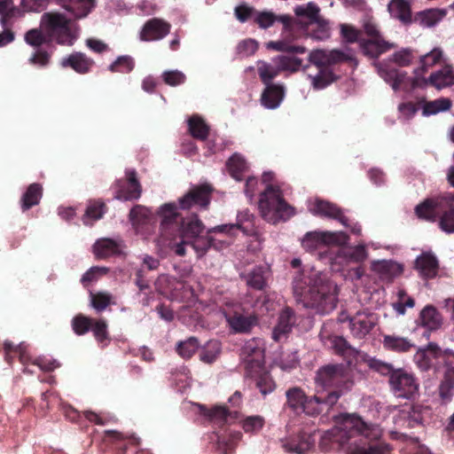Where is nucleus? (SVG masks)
I'll list each match as a JSON object with an SVG mask.
<instances>
[{"instance_id": "1", "label": "nucleus", "mask_w": 454, "mask_h": 454, "mask_svg": "<svg viewBox=\"0 0 454 454\" xmlns=\"http://www.w3.org/2000/svg\"><path fill=\"white\" fill-rule=\"evenodd\" d=\"M380 430L369 427L360 417L346 415L340 425L325 432L319 442L324 452L346 447L348 454H390L389 444L380 440Z\"/></svg>"}, {"instance_id": "2", "label": "nucleus", "mask_w": 454, "mask_h": 454, "mask_svg": "<svg viewBox=\"0 0 454 454\" xmlns=\"http://www.w3.org/2000/svg\"><path fill=\"white\" fill-rule=\"evenodd\" d=\"M293 289L305 307L316 309L319 313H329L337 306V286L317 274L306 276L299 271L294 278Z\"/></svg>"}, {"instance_id": "3", "label": "nucleus", "mask_w": 454, "mask_h": 454, "mask_svg": "<svg viewBox=\"0 0 454 454\" xmlns=\"http://www.w3.org/2000/svg\"><path fill=\"white\" fill-rule=\"evenodd\" d=\"M309 62L317 67L316 74L308 73L311 85L315 90H323L340 77L336 67L343 63L356 66V59L340 50L316 49L309 52Z\"/></svg>"}, {"instance_id": "4", "label": "nucleus", "mask_w": 454, "mask_h": 454, "mask_svg": "<svg viewBox=\"0 0 454 454\" xmlns=\"http://www.w3.org/2000/svg\"><path fill=\"white\" fill-rule=\"evenodd\" d=\"M157 215L160 217L161 235L167 239H170L178 232L182 239L192 240L205 228L196 214L186 218L183 217L177 211V205L174 202L160 206Z\"/></svg>"}, {"instance_id": "5", "label": "nucleus", "mask_w": 454, "mask_h": 454, "mask_svg": "<svg viewBox=\"0 0 454 454\" xmlns=\"http://www.w3.org/2000/svg\"><path fill=\"white\" fill-rule=\"evenodd\" d=\"M368 366L388 377L390 389L396 397L411 400L419 394V382L413 372L404 368H395L392 364L376 358L369 360Z\"/></svg>"}, {"instance_id": "6", "label": "nucleus", "mask_w": 454, "mask_h": 454, "mask_svg": "<svg viewBox=\"0 0 454 454\" xmlns=\"http://www.w3.org/2000/svg\"><path fill=\"white\" fill-rule=\"evenodd\" d=\"M315 383L325 394H335L340 397L351 390L354 386L349 370L342 364H329L318 368Z\"/></svg>"}, {"instance_id": "7", "label": "nucleus", "mask_w": 454, "mask_h": 454, "mask_svg": "<svg viewBox=\"0 0 454 454\" xmlns=\"http://www.w3.org/2000/svg\"><path fill=\"white\" fill-rule=\"evenodd\" d=\"M258 207L262 216L269 222L286 220L294 215V209L283 198L281 190L272 184H268L261 193Z\"/></svg>"}, {"instance_id": "8", "label": "nucleus", "mask_w": 454, "mask_h": 454, "mask_svg": "<svg viewBox=\"0 0 454 454\" xmlns=\"http://www.w3.org/2000/svg\"><path fill=\"white\" fill-rule=\"evenodd\" d=\"M341 38L345 43H358L364 56L376 59L392 48V44L385 41L379 30H340Z\"/></svg>"}, {"instance_id": "9", "label": "nucleus", "mask_w": 454, "mask_h": 454, "mask_svg": "<svg viewBox=\"0 0 454 454\" xmlns=\"http://www.w3.org/2000/svg\"><path fill=\"white\" fill-rule=\"evenodd\" d=\"M264 342L260 338L247 340L240 349V360L247 376L254 377L262 372L265 364Z\"/></svg>"}, {"instance_id": "10", "label": "nucleus", "mask_w": 454, "mask_h": 454, "mask_svg": "<svg viewBox=\"0 0 454 454\" xmlns=\"http://www.w3.org/2000/svg\"><path fill=\"white\" fill-rule=\"evenodd\" d=\"M213 192L214 187L210 184L193 185L184 196L178 199L177 209L196 208L207 210L211 203Z\"/></svg>"}, {"instance_id": "11", "label": "nucleus", "mask_w": 454, "mask_h": 454, "mask_svg": "<svg viewBox=\"0 0 454 454\" xmlns=\"http://www.w3.org/2000/svg\"><path fill=\"white\" fill-rule=\"evenodd\" d=\"M348 236L344 232H308L302 239L301 245L308 251L319 249L326 245H345Z\"/></svg>"}, {"instance_id": "12", "label": "nucleus", "mask_w": 454, "mask_h": 454, "mask_svg": "<svg viewBox=\"0 0 454 454\" xmlns=\"http://www.w3.org/2000/svg\"><path fill=\"white\" fill-rule=\"evenodd\" d=\"M254 216L248 210L239 212L237 216V223L231 224H221L209 229V233L225 234L229 238L234 237L238 231H241L247 236L255 234Z\"/></svg>"}, {"instance_id": "13", "label": "nucleus", "mask_w": 454, "mask_h": 454, "mask_svg": "<svg viewBox=\"0 0 454 454\" xmlns=\"http://www.w3.org/2000/svg\"><path fill=\"white\" fill-rule=\"evenodd\" d=\"M442 348L434 342H429L425 348H419L413 360L419 370L427 372L432 368L438 370L442 356Z\"/></svg>"}, {"instance_id": "14", "label": "nucleus", "mask_w": 454, "mask_h": 454, "mask_svg": "<svg viewBox=\"0 0 454 454\" xmlns=\"http://www.w3.org/2000/svg\"><path fill=\"white\" fill-rule=\"evenodd\" d=\"M295 16L306 26H317V28H325L330 21L320 13L319 6L314 2L296 5L294 8Z\"/></svg>"}, {"instance_id": "15", "label": "nucleus", "mask_w": 454, "mask_h": 454, "mask_svg": "<svg viewBox=\"0 0 454 454\" xmlns=\"http://www.w3.org/2000/svg\"><path fill=\"white\" fill-rule=\"evenodd\" d=\"M127 181L118 180L115 183L114 198L120 200H135L141 197L142 186L137 177L135 169L126 171Z\"/></svg>"}, {"instance_id": "16", "label": "nucleus", "mask_w": 454, "mask_h": 454, "mask_svg": "<svg viewBox=\"0 0 454 454\" xmlns=\"http://www.w3.org/2000/svg\"><path fill=\"white\" fill-rule=\"evenodd\" d=\"M430 84L436 89L450 87L454 84V71L452 67L445 66L441 70L431 74L429 78L414 77L411 80V86L412 89L423 87Z\"/></svg>"}, {"instance_id": "17", "label": "nucleus", "mask_w": 454, "mask_h": 454, "mask_svg": "<svg viewBox=\"0 0 454 454\" xmlns=\"http://www.w3.org/2000/svg\"><path fill=\"white\" fill-rule=\"evenodd\" d=\"M336 403L337 395L335 394H325L317 389L316 395H307L301 412L309 416H317L325 410L328 411Z\"/></svg>"}, {"instance_id": "18", "label": "nucleus", "mask_w": 454, "mask_h": 454, "mask_svg": "<svg viewBox=\"0 0 454 454\" xmlns=\"http://www.w3.org/2000/svg\"><path fill=\"white\" fill-rule=\"evenodd\" d=\"M315 442V433L300 431L286 438L283 442L282 447L291 454H305L314 447Z\"/></svg>"}, {"instance_id": "19", "label": "nucleus", "mask_w": 454, "mask_h": 454, "mask_svg": "<svg viewBox=\"0 0 454 454\" xmlns=\"http://www.w3.org/2000/svg\"><path fill=\"white\" fill-rule=\"evenodd\" d=\"M439 228L446 233H454V193L446 192L440 196Z\"/></svg>"}, {"instance_id": "20", "label": "nucleus", "mask_w": 454, "mask_h": 454, "mask_svg": "<svg viewBox=\"0 0 454 454\" xmlns=\"http://www.w3.org/2000/svg\"><path fill=\"white\" fill-rule=\"evenodd\" d=\"M374 316L366 311H357L349 317V329L352 335L357 339L365 337L375 326Z\"/></svg>"}, {"instance_id": "21", "label": "nucleus", "mask_w": 454, "mask_h": 454, "mask_svg": "<svg viewBox=\"0 0 454 454\" xmlns=\"http://www.w3.org/2000/svg\"><path fill=\"white\" fill-rule=\"evenodd\" d=\"M225 317L230 328L235 333H247L258 322L255 315L238 311L226 314Z\"/></svg>"}, {"instance_id": "22", "label": "nucleus", "mask_w": 454, "mask_h": 454, "mask_svg": "<svg viewBox=\"0 0 454 454\" xmlns=\"http://www.w3.org/2000/svg\"><path fill=\"white\" fill-rule=\"evenodd\" d=\"M95 61L81 51H74L65 57L60 61V66L64 68H72L80 74H85L91 71Z\"/></svg>"}, {"instance_id": "23", "label": "nucleus", "mask_w": 454, "mask_h": 454, "mask_svg": "<svg viewBox=\"0 0 454 454\" xmlns=\"http://www.w3.org/2000/svg\"><path fill=\"white\" fill-rule=\"evenodd\" d=\"M310 211L313 215L333 218L338 220L344 226H348V218L344 215L342 209L336 204L317 200Z\"/></svg>"}, {"instance_id": "24", "label": "nucleus", "mask_w": 454, "mask_h": 454, "mask_svg": "<svg viewBox=\"0 0 454 454\" xmlns=\"http://www.w3.org/2000/svg\"><path fill=\"white\" fill-rule=\"evenodd\" d=\"M295 322V313L293 309L286 307L282 309L278 316V324L272 332L273 340L279 341L282 338L286 337V335L292 331Z\"/></svg>"}, {"instance_id": "25", "label": "nucleus", "mask_w": 454, "mask_h": 454, "mask_svg": "<svg viewBox=\"0 0 454 454\" xmlns=\"http://www.w3.org/2000/svg\"><path fill=\"white\" fill-rule=\"evenodd\" d=\"M415 268L422 278L431 279L438 273L439 262L432 253H422L415 261Z\"/></svg>"}, {"instance_id": "26", "label": "nucleus", "mask_w": 454, "mask_h": 454, "mask_svg": "<svg viewBox=\"0 0 454 454\" xmlns=\"http://www.w3.org/2000/svg\"><path fill=\"white\" fill-rule=\"evenodd\" d=\"M390 16L400 20L403 25L409 26L413 21L411 0H391L387 4Z\"/></svg>"}, {"instance_id": "27", "label": "nucleus", "mask_w": 454, "mask_h": 454, "mask_svg": "<svg viewBox=\"0 0 454 454\" xmlns=\"http://www.w3.org/2000/svg\"><path fill=\"white\" fill-rule=\"evenodd\" d=\"M270 270L262 266H256L243 276L247 286L258 291H265L268 286Z\"/></svg>"}, {"instance_id": "28", "label": "nucleus", "mask_w": 454, "mask_h": 454, "mask_svg": "<svg viewBox=\"0 0 454 454\" xmlns=\"http://www.w3.org/2000/svg\"><path fill=\"white\" fill-rule=\"evenodd\" d=\"M447 11L445 9H427L417 12L413 16V21L417 26L432 27L436 26L446 16Z\"/></svg>"}, {"instance_id": "29", "label": "nucleus", "mask_w": 454, "mask_h": 454, "mask_svg": "<svg viewBox=\"0 0 454 454\" xmlns=\"http://www.w3.org/2000/svg\"><path fill=\"white\" fill-rule=\"evenodd\" d=\"M59 4L74 18L82 19L94 9L96 0H60Z\"/></svg>"}, {"instance_id": "30", "label": "nucleus", "mask_w": 454, "mask_h": 454, "mask_svg": "<svg viewBox=\"0 0 454 454\" xmlns=\"http://www.w3.org/2000/svg\"><path fill=\"white\" fill-rule=\"evenodd\" d=\"M286 401L283 410H290L294 414H301L306 403L307 395L300 387H292L286 391Z\"/></svg>"}, {"instance_id": "31", "label": "nucleus", "mask_w": 454, "mask_h": 454, "mask_svg": "<svg viewBox=\"0 0 454 454\" xmlns=\"http://www.w3.org/2000/svg\"><path fill=\"white\" fill-rule=\"evenodd\" d=\"M293 30H285L282 35V39L278 41H270L266 43V47L269 50H273L277 51H286L291 53H299L302 54L306 52V48L304 46L294 45L292 44V40L294 38L292 35Z\"/></svg>"}, {"instance_id": "32", "label": "nucleus", "mask_w": 454, "mask_h": 454, "mask_svg": "<svg viewBox=\"0 0 454 454\" xmlns=\"http://www.w3.org/2000/svg\"><path fill=\"white\" fill-rule=\"evenodd\" d=\"M284 88L278 84H268L261 96V103L269 109L277 108L284 98Z\"/></svg>"}, {"instance_id": "33", "label": "nucleus", "mask_w": 454, "mask_h": 454, "mask_svg": "<svg viewBox=\"0 0 454 454\" xmlns=\"http://www.w3.org/2000/svg\"><path fill=\"white\" fill-rule=\"evenodd\" d=\"M107 211V207L102 200H90L82 217L85 225H92L101 219Z\"/></svg>"}, {"instance_id": "34", "label": "nucleus", "mask_w": 454, "mask_h": 454, "mask_svg": "<svg viewBox=\"0 0 454 454\" xmlns=\"http://www.w3.org/2000/svg\"><path fill=\"white\" fill-rule=\"evenodd\" d=\"M440 196L434 199H427L424 202L419 204L415 207V213L419 218L425 219L429 222H435L440 214V207L438 204Z\"/></svg>"}, {"instance_id": "35", "label": "nucleus", "mask_w": 454, "mask_h": 454, "mask_svg": "<svg viewBox=\"0 0 454 454\" xmlns=\"http://www.w3.org/2000/svg\"><path fill=\"white\" fill-rule=\"evenodd\" d=\"M254 20L261 28H268L273 26L277 21L280 22L285 27H289L292 22V17L286 14L276 15L272 12L264 11L256 12Z\"/></svg>"}, {"instance_id": "36", "label": "nucleus", "mask_w": 454, "mask_h": 454, "mask_svg": "<svg viewBox=\"0 0 454 454\" xmlns=\"http://www.w3.org/2000/svg\"><path fill=\"white\" fill-rule=\"evenodd\" d=\"M95 256L98 259H106L121 253L119 244L111 239H101L97 240L93 246Z\"/></svg>"}, {"instance_id": "37", "label": "nucleus", "mask_w": 454, "mask_h": 454, "mask_svg": "<svg viewBox=\"0 0 454 454\" xmlns=\"http://www.w3.org/2000/svg\"><path fill=\"white\" fill-rule=\"evenodd\" d=\"M419 320L429 331L437 330L442 325L441 314L433 305H427L421 310Z\"/></svg>"}, {"instance_id": "38", "label": "nucleus", "mask_w": 454, "mask_h": 454, "mask_svg": "<svg viewBox=\"0 0 454 454\" xmlns=\"http://www.w3.org/2000/svg\"><path fill=\"white\" fill-rule=\"evenodd\" d=\"M188 131L190 135L200 141L207 139L210 128L203 118L194 114L188 119Z\"/></svg>"}, {"instance_id": "39", "label": "nucleus", "mask_w": 454, "mask_h": 454, "mask_svg": "<svg viewBox=\"0 0 454 454\" xmlns=\"http://www.w3.org/2000/svg\"><path fill=\"white\" fill-rule=\"evenodd\" d=\"M43 196V187L37 183L31 184L20 199V207L23 212L39 204Z\"/></svg>"}, {"instance_id": "40", "label": "nucleus", "mask_w": 454, "mask_h": 454, "mask_svg": "<svg viewBox=\"0 0 454 454\" xmlns=\"http://www.w3.org/2000/svg\"><path fill=\"white\" fill-rule=\"evenodd\" d=\"M326 344L332 348L335 354L343 357L355 356L357 353L348 340L342 336H329Z\"/></svg>"}, {"instance_id": "41", "label": "nucleus", "mask_w": 454, "mask_h": 454, "mask_svg": "<svg viewBox=\"0 0 454 454\" xmlns=\"http://www.w3.org/2000/svg\"><path fill=\"white\" fill-rule=\"evenodd\" d=\"M372 270L380 274L381 278L387 280H391L403 271V268L400 264L393 261L386 260L373 262Z\"/></svg>"}, {"instance_id": "42", "label": "nucleus", "mask_w": 454, "mask_h": 454, "mask_svg": "<svg viewBox=\"0 0 454 454\" xmlns=\"http://www.w3.org/2000/svg\"><path fill=\"white\" fill-rule=\"evenodd\" d=\"M70 19L59 12H44L41 17L40 28H68Z\"/></svg>"}, {"instance_id": "43", "label": "nucleus", "mask_w": 454, "mask_h": 454, "mask_svg": "<svg viewBox=\"0 0 454 454\" xmlns=\"http://www.w3.org/2000/svg\"><path fill=\"white\" fill-rule=\"evenodd\" d=\"M4 358L5 361L12 364L16 356L19 357L20 362L26 365L30 361V356L26 350V347L22 345L15 346L11 341H4Z\"/></svg>"}, {"instance_id": "44", "label": "nucleus", "mask_w": 454, "mask_h": 454, "mask_svg": "<svg viewBox=\"0 0 454 454\" xmlns=\"http://www.w3.org/2000/svg\"><path fill=\"white\" fill-rule=\"evenodd\" d=\"M383 346L387 350L398 353L408 352L414 347L410 340L397 335H385Z\"/></svg>"}, {"instance_id": "45", "label": "nucleus", "mask_w": 454, "mask_h": 454, "mask_svg": "<svg viewBox=\"0 0 454 454\" xmlns=\"http://www.w3.org/2000/svg\"><path fill=\"white\" fill-rule=\"evenodd\" d=\"M379 74L387 82L391 84L395 90H398L409 79L405 73L399 72L395 68L380 67Z\"/></svg>"}, {"instance_id": "46", "label": "nucleus", "mask_w": 454, "mask_h": 454, "mask_svg": "<svg viewBox=\"0 0 454 454\" xmlns=\"http://www.w3.org/2000/svg\"><path fill=\"white\" fill-rule=\"evenodd\" d=\"M129 220L133 226L138 228L151 222L152 212L142 205H136L129 212Z\"/></svg>"}, {"instance_id": "47", "label": "nucleus", "mask_w": 454, "mask_h": 454, "mask_svg": "<svg viewBox=\"0 0 454 454\" xmlns=\"http://www.w3.org/2000/svg\"><path fill=\"white\" fill-rule=\"evenodd\" d=\"M107 322L106 319H93V324L91 325V331L93 333L94 338L96 340L102 345V347H106L111 340L110 334L107 331Z\"/></svg>"}, {"instance_id": "48", "label": "nucleus", "mask_w": 454, "mask_h": 454, "mask_svg": "<svg viewBox=\"0 0 454 454\" xmlns=\"http://www.w3.org/2000/svg\"><path fill=\"white\" fill-rule=\"evenodd\" d=\"M442 56V51L435 48L430 52L425 54L420 58V67L415 70V77H419L420 74L427 72L429 67H433L440 61Z\"/></svg>"}, {"instance_id": "49", "label": "nucleus", "mask_w": 454, "mask_h": 454, "mask_svg": "<svg viewBox=\"0 0 454 454\" xmlns=\"http://www.w3.org/2000/svg\"><path fill=\"white\" fill-rule=\"evenodd\" d=\"M439 397L442 402L446 403H449L454 395V374L444 373L443 379L442 380L439 387Z\"/></svg>"}, {"instance_id": "50", "label": "nucleus", "mask_w": 454, "mask_h": 454, "mask_svg": "<svg viewBox=\"0 0 454 454\" xmlns=\"http://www.w3.org/2000/svg\"><path fill=\"white\" fill-rule=\"evenodd\" d=\"M230 175L238 181L242 179L247 166L246 160L239 154H233L227 161Z\"/></svg>"}, {"instance_id": "51", "label": "nucleus", "mask_w": 454, "mask_h": 454, "mask_svg": "<svg viewBox=\"0 0 454 454\" xmlns=\"http://www.w3.org/2000/svg\"><path fill=\"white\" fill-rule=\"evenodd\" d=\"M135 68V60L129 55L119 56L109 67L112 73L129 74Z\"/></svg>"}, {"instance_id": "52", "label": "nucleus", "mask_w": 454, "mask_h": 454, "mask_svg": "<svg viewBox=\"0 0 454 454\" xmlns=\"http://www.w3.org/2000/svg\"><path fill=\"white\" fill-rule=\"evenodd\" d=\"M278 65L281 71L297 72L301 67L309 72L310 65L302 66V59L297 57L281 56L278 58Z\"/></svg>"}, {"instance_id": "53", "label": "nucleus", "mask_w": 454, "mask_h": 454, "mask_svg": "<svg viewBox=\"0 0 454 454\" xmlns=\"http://www.w3.org/2000/svg\"><path fill=\"white\" fill-rule=\"evenodd\" d=\"M25 41L31 46L39 47L44 43H51L52 38L51 32L47 30H27L25 35Z\"/></svg>"}, {"instance_id": "54", "label": "nucleus", "mask_w": 454, "mask_h": 454, "mask_svg": "<svg viewBox=\"0 0 454 454\" xmlns=\"http://www.w3.org/2000/svg\"><path fill=\"white\" fill-rule=\"evenodd\" d=\"M212 234L213 233H209L208 229L206 236H200V234L191 240V246L195 250L199 258L203 257L209 248H211L212 244H214V240H212Z\"/></svg>"}, {"instance_id": "55", "label": "nucleus", "mask_w": 454, "mask_h": 454, "mask_svg": "<svg viewBox=\"0 0 454 454\" xmlns=\"http://www.w3.org/2000/svg\"><path fill=\"white\" fill-rule=\"evenodd\" d=\"M202 413L210 421L223 424L227 421L228 417L231 415L230 411L226 406L216 405L211 409L206 407L202 408Z\"/></svg>"}, {"instance_id": "56", "label": "nucleus", "mask_w": 454, "mask_h": 454, "mask_svg": "<svg viewBox=\"0 0 454 454\" xmlns=\"http://www.w3.org/2000/svg\"><path fill=\"white\" fill-rule=\"evenodd\" d=\"M451 106V101L449 98H441L433 101H428L424 104L423 114L432 115L440 112L447 111Z\"/></svg>"}, {"instance_id": "57", "label": "nucleus", "mask_w": 454, "mask_h": 454, "mask_svg": "<svg viewBox=\"0 0 454 454\" xmlns=\"http://www.w3.org/2000/svg\"><path fill=\"white\" fill-rule=\"evenodd\" d=\"M200 346L196 337H190L184 341H180L176 345L177 354L184 359L191 358L198 350Z\"/></svg>"}, {"instance_id": "58", "label": "nucleus", "mask_w": 454, "mask_h": 454, "mask_svg": "<svg viewBox=\"0 0 454 454\" xmlns=\"http://www.w3.org/2000/svg\"><path fill=\"white\" fill-rule=\"evenodd\" d=\"M221 352L220 343L215 340H210L200 353V359L206 364H213Z\"/></svg>"}, {"instance_id": "59", "label": "nucleus", "mask_w": 454, "mask_h": 454, "mask_svg": "<svg viewBox=\"0 0 454 454\" xmlns=\"http://www.w3.org/2000/svg\"><path fill=\"white\" fill-rule=\"evenodd\" d=\"M258 74L260 76L261 81L265 84H272L271 81L277 77L281 72L279 68V65L278 67H273L266 62H261L258 65Z\"/></svg>"}, {"instance_id": "60", "label": "nucleus", "mask_w": 454, "mask_h": 454, "mask_svg": "<svg viewBox=\"0 0 454 454\" xmlns=\"http://www.w3.org/2000/svg\"><path fill=\"white\" fill-rule=\"evenodd\" d=\"M93 319L83 314L74 316L71 322L73 331L77 335H84L91 329Z\"/></svg>"}, {"instance_id": "61", "label": "nucleus", "mask_w": 454, "mask_h": 454, "mask_svg": "<svg viewBox=\"0 0 454 454\" xmlns=\"http://www.w3.org/2000/svg\"><path fill=\"white\" fill-rule=\"evenodd\" d=\"M253 378L256 379V387L263 395L271 393L275 389V382L270 373L265 372L264 367L262 372Z\"/></svg>"}, {"instance_id": "62", "label": "nucleus", "mask_w": 454, "mask_h": 454, "mask_svg": "<svg viewBox=\"0 0 454 454\" xmlns=\"http://www.w3.org/2000/svg\"><path fill=\"white\" fill-rule=\"evenodd\" d=\"M90 304L98 311H104L111 303L113 296L107 292L90 293Z\"/></svg>"}, {"instance_id": "63", "label": "nucleus", "mask_w": 454, "mask_h": 454, "mask_svg": "<svg viewBox=\"0 0 454 454\" xmlns=\"http://www.w3.org/2000/svg\"><path fill=\"white\" fill-rule=\"evenodd\" d=\"M127 436L121 433L114 430H107L105 432V440H109L114 444V448L117 450V454H124L127 450L126 440Z\"/></svg>"}, {"instance_id": "64", "label": "nucleus", "mask_w": 454, "mask_h": 454, "mask_svg": "<svg viewBox=\"0 0 454 454\" xmlns=\"http://www.w3.org/2000/svg\"><path fill=\"white\" fill-rule=\"evenodd\" d=\"M25 16V11L20 7L12 5L1 18L0 22L3 27L13 26Z\"/></svg>"}]
</instances>
